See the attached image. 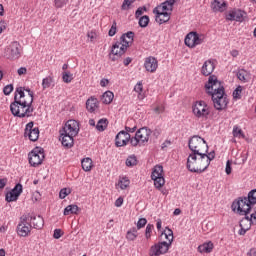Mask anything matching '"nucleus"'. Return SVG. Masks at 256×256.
Returning <instances> with one entry per match:
<instances>
[{
	"label": "nucleus",
	"instance_id": "nucleus-8",
	"mask_svg": "<svg viewBox=\"0 0 256 256\" xmlns=\"http://www.w3.org/2000/svg\"><path fill=\"white\" fill-rule=\"evenodd\" d=\"M4 55L6 58L10 59V61L19 59V57H21V44L17 41L12 42L5 48Z\"/></svg>",
	"mask_w": 256,
	"mask_h": 256
},
{
	"label": "nucleus",
	"instance_id": "nucleus-38",
	"mask_svg": "<svg viewBox=\"0 0 256 256\" xmlns=\"http://www.w3.org/2000/svg\"><path fill=\"white\" fill-rule=\"evenodd\" d=\"M107 125V119H100L96 125V129L97 131H105L107 129Z\"/></svg>",
	"mask_w": 256,
	"mask_h": 256
},
{
	"label": "nucleus",
	"instance_id": "nucleus-32",
	"mask_svg": "<svg viewBox=\"0 0 256 256\" xmlns=\"http://www.w3.org/2000/svg\"><path fill=\"white\" fill-rule=\"evenodd\" d=\"M199 253H211L213 251V244L212 242H206L200 246H198Z\"/></svg>",
	"mask_w": 256,
	"mask_h": 256
},
{
	"label": "nucleus",
	"instance_id": "nucleus-25",
	"mask_svg": "<svg viewBox=\"0 0 256 256\" xmlns=\"http://www.w3.org/2000/svg\"><path fill=\"white\" fill-rule=\"evenodd\" d=\"M29 221L34 229H43V225H45V220H43V217L41 216H30Z\"/></svg>",
	"mask_w": 256,
	"mask_h": 256
},
{
	"label": "nucleus",
	"instance_id": "nucleus-6",
	"mask_svg": "<svg viewBox=\"0 0 256 256\" xmlns=\"http://www.w3.org/2000/svg\"><path fill=\"white\" fill-rule=\"evenodd\" d=\"M192 113L196 117V119H204L205 121H207V119H209V115L211 114V110H209L207 102L200 100L196 101L192 105Z\"/></svg>",
	"mask_w": 256,
	"mask_h": 256
},
{
	"label": "nucleus",
	"instance_id": "nucleus-47",
	"mask_svg": "<svg viewBox=\"0 0 256 256\" xmlns=\"http://www.w3.org/2000/svg\"><path fill=\"white\" fill-rule=\"evenodd\" d=\"M67 195H71V189L63 188L60 190V193H59L60 199H65Z\"/></svg>",
	"mask_w": 256,
	"mask_h": 256
},
{
	"label": "nucleus",
	"instance_id": "nucleus-27",
	"mask_svg": "<svg viewBox=\"0 0 256 256\" xmlns=\"http://www.w3.org/2000/svg\"><path fill=\"white\" fill-rule=\"evenodd\" d=\"M173 5H175V0H166L157 9L159 11H173Z\"/></svg>",
	"mask_w": 256,
	"mask_h": 256
},
{
	"label": "nucleus",
	"instance_id": "nucleus-54",
	"mask_svg": "<svg viewBox=\"0 0 256 256\" xmlns=\"http://www.w3.org/2000/svg\"><path fill=\"white\" fill-rule=\"evenodd\" d=\"M55 7L61 9L66 3H69V0H54Z\"/></svg>",
	"mask_w": 256,
	"mask_h": 256
},
{
	"label": "nucleus",
	"instance_id": "nucleus-43",
	"mask_svg": "<svg viewBox=\"0 0 256 256\" xmlns=\"http://www.w3.org/2000/svg\"><path fill=\"white\" fill-rule=\"evenodd\" d=\"M133 3H135V0H124L121 5V10L129 11V9H131V5H133Z\"/></svg>",
	"mask_w": 256,
	"mask_h": 256
},
{
	"label": "nucleus",
	"instance_id": "nucleus-14",
	"mask_svg": "<svg viewBox=\"0 0 256 256\" xmlns=\"http://www.w3.org/2000/svg\"><path fill=\"white\" fill-rule=\"evenodd\" d=\"M34 123L29 122L24 130V137H28L31 141L35 142L39 139V128H33Z\"/></svg>",
	"mask_w": 256,
	"mask_h": 256
},
{
	"label": "nucleus",
	"instance_id": "nucleus-63",
	"mask_svg": "<svg viewBox=\"0 0 256 256\" xmlns=\"http://www.w3.org/2000/svg\"><path fill=\"white\" fill-rule=\"evenodd\" d=\"M121 205H123V197H119V198L115 201V207H121Z\"/></svg>",
	"mask_w": 256,
	"mask_h": 256
},
{
	"label": "nucleus",
	"instance_id": "nucleus-40",
	"mask_svg": "<svg viewBox=\"0 0 256 256\" xmlns=\"http://www.w3.org/2000/svg\"><path fill=\"white\" fill-rule=\"evenodd\" d=\"M53 84V77L52 76H47L42 80V87L43 89H49L51 85Z\"/></svg>",
	"mask_w": 256,
	"mask_h": 256
},
{
	"label": "nucleus",
	"instance_id": "nucleus-1",
	"mask_svg": "<svg viewBox=\"0 0 256 256\" xmlns=\"http://www.w3.org/2000/svg\"><path fill=\"white\" fill-rule=\"evenodd\" d=\"M10 111L14 117L23 119L25 117H33V100L31 97H26V100H19L17 94L14 96V102L10 104Z\"/></svg>",
	"mask_w": 256,
	"mask_h": 256
},
{
	"label": "nucleus",
	"instance_id": "nucleus-35",
	"mask_svg": "<svg viewBox=\"0 0 256 256\" xmlns=\"http://www.w3.org/2000/svg\"><path fill=\"white\" fill-rule=\"evenodd\" d=\"M19 199V195L13 193L12 191H9L5 195V201L7 203H13V201H17Z\"/></svg>",
	"mask_w": 256,
	"mask_h": 256
},
{
	"label": "nucleus",
	"instance_id": "nucleus-41",
	"mask_svg": "<svg viewBox=\"0 0 256 256\" xmlns=\"http://www.w3.org/2000/svg\"><path fill=\"white\" fill-rule=\"evenodd\" d=\"M237 78L239 79V81H243L244 83H247V71L245 69H241L237 72Z\"/></svg>",
	"mask_w": 256,
	"mask_h": 256
},
{
	"label": "nucleus",
	"instance_id": "nucleus-45",
	"mask_svg": "<svg viewBox=\"0 0 256 256\" xmlns=\"http://www.w3.org/2000/svg\"><path fill=\"white\" fill-rule=\"evenodd\" d=\"M14 194L21 197V193H23V185L21 183H18L14 186V188L11 190Z\"/></svg>",
	"mask_w": 256,
	"mask_h": 256
},
{
	"label": "nucleus",
	"instance_id": "nucleus-58",
	"mask_svg": "<svg viewBox=\"0 0 256 256\" xmlns=\"http://www.w3.org/2000/svg\"><path fill=\"white\" fill-rule=\"evenodd\" d=\"M241 87H238L234 90L233 96L235 99H241Z\"/></svg>",
	"mask_w": 256,
	"mask_h": 256
},
{
	"label": "nucleus",
	"instance_id": "nucleus-49",
	"mask_svg": "<svg viewBox=\"0 0 256 256\" xmlns=\"http://www.w3.org/2000/svg\"><path fill=\"white\" fill-rule=\"evenodd\" d=\"M129 141L132 147H137V145H141L139 138H137V134H135V137H130Z\"/></svg>",
	"mask_w": 256,
	"mask_h": 256
},
{
	"label": "nucleus",
	"instance_id": "nucleus-7",
	"mask_svg": "<svg viewBox=\"0 0 256 256\" xmlns=\"http://www.w3.org/2000/svg\"><path fill=\"white\" fill-rule=\"evenodd\" d=\"M43 159H45L43 148L36 147L28 154V161L31 167H38V165L43 163Z\"/></svg>",
	"mask_w": 256,
	"mask_h": 256
},
{
	"label": "nucleus",
	"instance_id": "nucleus-4",
	"mask_svg": "<svg viewBox=\"0 0 256 256\" xmlns=\"http://www.w3.org/2000/svg\"><path fill=\"white\" fill-rule=\"evenodd\" d=\"M188 147L191 151L190 155H207L209 152V145H207V141L197 135L189 139Z\"/></svg>",
	"mask_w": 256,
	"mask_h": 256
},
{
	"label": "nucleus",
	"instance_id": "nucleus-60",
	"mask_svg": "<svg viewBox=\"0 0 256 256\" xmlns=\"http://www.w3.org/2000/svg\"><path fill=\"white\" fill-rule=\"evenodd\" d=\"M233 135H234V137H239V135H242V137H243V130L235 127L233 129Z\"/></svg>",
	"mask_w": 256,
	"mask_h": 256
},
{
	"label": "nucleus",
	"instance_id": "nucleus-57",
	"mask_svg": "<svg viewBox=\"0 0 256 256\" xmlns=\"http://www.w3.org/2000/svg\"><path fill=\"white\" fill-rule=\"evenodd\" d=\"M54 239H61L63 237V233L61 229H55L53 234Z\"/></svg>",
	"mask_w": 256,
	"mask_h": 256
},
{
	"label": "nucleus",
	"instance_id": "nucleus-42",
	"mask_svg": "<svg viewBox=\"0 0 256 256\" xmlns=\"http://www.w3.org/2000/svg\"><path fill=\"white\" fill-rule=\"evenodd\" d=\"M62 80L64 83H71L73 81V74L69 71L62 73Z\"/></svg>",
	"mask_w": 256,
	"mask_h": 256
},
{
	"label": "nucleus",
	"instance_id": "nucleus-30",
	"mask_svg": "<svg viewBox=\"0 0 256 256\" xmlns=\"http://www.w3.org/2000/svg\"><path fill=\"white\" fill-rule=\"evenodd\" d=\"M115 95L111 91H106L102 96H101V101L105 105H109L113 102V98Z\"/></svg>",
	"mask_w": 256,
	"mask_h": 256
},
{
	"label": "nucleus",
	"instance_id": "nucleus-3",
	"mask_svg": "<svg viewBox=\"0 0 256 256\" xmlns=\"http://www.w3.org/2000/svg\"><path fill=\"white\" fill-rule=\"evenodd\" d=\"M161 237H165L167 241H161L152 245L149 249V256H161L169 252V247L173 243V230L168 228L161 233Z\"/></svg>",
	"mask_w": 256,
	"mask_h": 256
},
{
	"label": "nucleus",
	"instance_id": "nucleus-48",
	"mask_svg": "<svg viewBox=\"0 0 256 256\" xmlns=\"http://www.w3.org/2000/svg\"><path fill=\"white\" fill-rule=\"evenodd\" d=\"M117 33V22L114 21L109 32H108V35L109 37H114V35Z\"/></svg>",
	"mask_w": 256,
	"mask_h": 256
},
{
	"label": "nucleus",
	"instance_id": "nucleus-18",
	"mask_svg": "<svg viewBox=\"0 0 256 256\" xmlns=\"http://www.w3.org/2000/svg\"><path fill=\"white\" fill-rule=\"evenodd\" d=\"M153 13L156 15L155 21L156 23H159V25H163V23H167V21L171 19V16L168 12L159 10L157 7L153 9Z\"/></svg>",
	"mask_w": 256,
	"mask_h": 256
},
{
	"label": "nucleus",
	"instance_id": "nucleus-53",
	"mask_svg": "<svg viewBox=\"0 0 256 256\" xmlns=\"http://www.w3.org/2000/svg\"><path fill=\"white\" fill-rule=\"evenodd\" d=\"M147 225V219L146 218H140L137 222V229H143Z\"/></svg>",
	"mask_w": 256,
	"mask_h": 256
},
{
	"label": "nucleus",
	"instance_id": "nucleus-52",
	"mask_svg": "<svg viewBox=\"0 0 256 256\" xmlns=\"http://www.w3.org/2000/svg\"><path fill=\"white\" fill-rule=\"evenodd\" d=\"M206 158H207V163H208V167H209V165H211V162L213 161V159H215V151L206 153Z\"/></svg>",
	"mask_w": 256,
	"mask_h": 256
},
{
	"label": "nucleus",
	"instance_id": "nucleus-22",
	"mask_svg": "<svg viewBox=\"0 0 256 256\" xmlns=\"http://www.w3.org/2000/svg\"><path fill=\"white\" fill-rule=\"evenodd\" d=\"M73 137L75 136L71 134H66L65 132H60V140L65 149H71V147L75 145V140L73 139Z\"/></svg>",
	"mask_w": 256,
	"mask_h": 256
},
{
	"label": "nucleus",
	"instance_id": "nucleus-59",
	"mask_svg": "<svg viewBox=\"0 0 256 256\" xmlns=\"http://www.w3.org/2000/svg\"><path fill=\"white\" fill-rule=\"evenodd\" d=\"M165 112V106H157L156 108H154V113H156L157 115H161V113Z\"/></svg>",
	"mask_w": 256,
	"mask_h": 256
},
{
	"label": "nucleus",
	"instance_id": "nucleus-55",
	"mask_svg": "<svg viewBox=\"0 0 256 256\" xmlns=\"http://www.w3.org/2000/svg\"><path fill=\"white\" fill-rule=\"evenodd\" d=\"M232 163L233 162L231 160H228L226 162V168H225L226 175H231V171H232L231 165H232Z\"/></svg>",
	"mask_w": 256,
	"mask_h": 256
},
{
	"label": "nucleus",
	"instance_id": "nucleus-62",
	"mask_svg": "<svg viewBox=\"0 0 256 256\" xmlns=\"http://www.w3.org/2000/svg\"><path fill=\"white\" fill-rule=\"evenodd\" d=\"M7 178H1L0 179V189H5V186L7 185Z\"/></svg>",
	"mask_w": 256,
	"mask_h": 256
},
{
	"label": "nucleus",
	"instance_id": "nucleus-26",
	"mask_svg": "<svg viewBox=\"0 0 256 256\" xmlns=\"http://www.w3.org/2000/svg\"><path fill=\"white\" fill-rule=\"evenodd\" d=\"M97 103H99V101L97 100V98L95 97H90L87 101H86V109L87 111H89L90 113H93L95 111V109L97 108Z\"/></svg>",
	"mask_w": 256,
	"mask_h": 256
},
{
	"label": "nucleus",
	"instance_id": "nucleus-29",
	"mask_svg": "<svg viewBox=\"0 0 256 256\" xmlns=\"http://www.w3.org/2000/svg\"><path fill=\"white\" fill-rule=\"evenodd\" d=\"M79 206L75 205V204H71L68 205L65 209H64V215H77V213H79Z\"/></svg>",
	"mask_w": 256,
	"mask_h": 256
},
{
	"label": "nucleus",
	"instance_id": "nucleus-16",
	"mask_svg": "<svg viewBox=\"0 0 256 256\" xmlns=\"http://www.w3.org/2000/svg\"><path fill=\"white\" fill-rule=\"evenodd\" d=\"M121 47H123V43L121 41L116 42L109 53V59L111 61H117V59H121L122 55H125V53H121Z\"/></svg>",
	"mask_w": 256,
	"mask_h": 256
},
{
	"label": "nucleus",
	"instance_id": "nucleus-51",
	"mask_svg": "<svg viewBox=\"0 0 256 256\" xmlns=\"http://www.w3.org/2000/svg\"><path fill=\"white\" fill-rule=\"evenodd\" d=\"M147 11V7L143 6V7H139L136 12H135V17L136 19H139V17H141V15H143V12Z\"/></svg>",
	"mask_w": 256,
	"mask_h": 256
},
{
	"label": "nucleus",
	"instance_id": "nucleus-56",
	"mask_svg": "<svg viewBox=\"0 0 256 256\" xmlns=\"http://www.w3.org/2000/svg\"><path fill=\"white\" fill-rule=\"evenodd\" d=\"M134 91H136V93L141 94L143 92V83L138 82L134 87Z\"/></svg>",
	"mask_w": 256,
	"mask_h": 256
},
{
	"label": "nucleus",
	"instance_id": "nucleus-9",
	"mask_svg": "<svg viewBox=\"0 0 256 256\" xmlns=\"http://www.w3.org/2000/svg\"><path fill=\"white\" fill-rule=\"evenodd\" d=\"M151 179L154 181V187L156 189H161L165 185V177H163V166L156 165L154 166L151 174Z\"/></svg>",
	"mask_w": 256,
	"mask_h": 256
},
{
	"label": "nucleus",
	"instance_id": "nucleus-37",
	"mask_svg": "<svg viewBox=\"0 0 256 256\" xmlns=\"http://www.w3.org/2000/svg\"><path fill=\"white\" fill-rule=\"evenodd\" d=\"M137 163V156H135L134 154L128 156V158L126 159V167H135Z\"/></svg>",
	"mask_w": 256,
	"mask_h": 256
},
{
	"label": "nucleus",
	"instance_id": "nucleus-21",
	"mask_svg": "<svg viewBox=\"0 0 256 256\" xmlns=\"http://www.w3.org/2000/svg\"><path fill=\"white\" fill-rule=\"evenodd\" d=\"M253 221H255V219L252 216L249 217L245 215V217L240 221L241 229L239 230V235H245V233H247L251 228V223H253Z\"/></svg>",
	"mask_w": 256,
	"mask_h": 256
},
{
	"label": "nucleus",
	"instance_id": "nucleus-64",
	"mask_svg": "<svg viewBox=\"0 0 256 256\" xmlns=\"http://www.w3.org/2000/svg\"><path fill=\"white\" fill-rule=\"evenodd\" d=\"M249 256H256V248H252L250 249V251L248 252Z\"/></svg>",
	"mask_w": 256,
	"mask_h": 256
},
{
	"label": "nucleus",
	"instance_id": "nucleus-10",
	"mask_svg": "<svg viewBox=\"0 0 256 256\" xmlns=\"http://www.w3.org/2000/svg\"><path fill=\"white\" fill-rule=\"evenodd\" d=\"M31 222L29 220V217L27 215H23L20 218V223L17 226V234L19 237H27L29 233H31Z\"/></svg>",
	"mask_w": 256,
	"mask_h": 256
},
{
	"label": "nucleus",
	"instance_id": "nucleus-44",
	"mask_svg": "<svg viewBox=\"0 0 256 256\" xmlns=\"http://www.w3.org/2000/svg\"><path fill=\"white\" fill-rule=\"evenodd\" d=\"M138 24H139V26L142 27L143 29H144L145 27H147V25H149V16L144 15V16L140 17Z\"/></svg>",
	"mask_w": 256,
	"mask_h": 256
},
{
	"label": "nucleus",
	"instance_id": "nucleus-15",
	"mask_svg": "<svg viewBox=\"0 0 256 256\" xmlns=\"http://www.w3.org/2000/svg\"><path fill=\"white\" fill-rule=\"evenodd\" d=\"M246 15L247 13L241 9H233L226 15V19L227 21H238L239 23H243V19Z\"/></svg>",
	"mask_w": 256,
	"mask_h": 256
},
{
	"label": "nucleus",
	"instance_id": "nucleus-28",
	"mask_svg": "<svg viewBox=\"0 0 256 256\" xmlns=\"http://www.w3.org/2000/svg\"><path fill=\"white\" fill-rule=\"evenodd\" d=\"M184 43L187 47L193 49L195 47V32H189L185 37Z\"/></svg>",
	"mask_w": 256,
	"mask_h": 256
},
{
	"label": "nucleus",
	"instance_id": "nucleus-5",
	"mask_svg": "<svg viewBox=\"0 0 256 256\" xmlns=\"http://www.w3.org/2000/svg\"><path fill=\"white\" fill-rule=\"evenodd\" d=\"M206 93L208 95H219L225 93V88L221 85V82L217 79V76L211 75L208 78L207 83L205 84Z\"/></svg>",
	"mask_w": 256,
	"mask_h": 256
},
{
	"label": "nucleus",
	"instance_id": "nucleus-50",
	"mask_svg": "<svg viewBox=\"0 0 256 256\" xmlns=\"http://www.w3.org/2000/svg\"><path fill=\"white\" fill-rule=\"evenodd\" d=\"M4 95H11L13 93V84H8L3 89Z\"/></svg>",
	"mask_w": 256,
	"mask_h": 256
},
{
	"label": "nucleus",
	"instance_id": "nucleus-24",
	"mask_svg": "<svg viewBox=\"0 0 256 256\" xmlns=\"http://www.w3.org/2000/svg\"><path fill=\"white\" fill-rule=\"evenodd\" d=\"M211 9L214 13H223V11L227 10V2H225V0H213Z\"/></svg>",
	"mask_w": 256,
	"mask_h": 256
},
{
	"label": "nucleus",
	"instance_id": "nucleus-13",
	"mask_svg": "<svg viewBox=\"0 0 256 256\" xmlns=\"http://www.w3.org/2000/svg\"><path fill=\"white\" fill-rule=\"evenodd\" d=\"M133 39H135V32L133 31H129L120 37V41L122 43L120 53H126L127 48L133 45Z\"/></svg>",
	"mask_w": 256,
	"mask_h": 256
},
{
	"label": "nucleus",
	"instance_id": "nucleus-23",
	"mask_svg": "<svg viewBox=\"0 0 256 256\" xmlns=\"http://www.w3.org/2000/svg\"><path fill=\"white\" fill-rule=\"evenodd\" d=\"M215 71V63L211 60H207L204 62L201 73L204 77H211V74Z\"/></svg>",
	"mask_w": 256,
	"mask_h": 256
},
{
	"label": "nucleus",
	"instance_id": "nucleus-36",
	"mask_svg": "<svg viewBox=\"0 0 256 256\" xmlns=\"http://www.w3.org/2000/svg\"><path fill=\"white\" fill-rule=\"evenodd\" d=\"M204 42H205V35L195 32L194 47H197V45H201Z\"/></svg>",
	"mask_w": 256,
	"mask_h": 256
},
{
	"label": "nucleus",
	"instance_id": "nucleus-12",
	"mask_svg": "<svg viewBox=\"0 0 256 256\" xmlns=\"http://www.w3.org/2000/svg\"><path fill=\"white\" fill-rule=\"evenodd\" d=\"M60 133H66L76 137L79 134V123L75 120H68L65 126L60 130Z\"/></svg>",
	"mask_w": 256,
	"mask_h": 256
},
{
	"label": "nucleus",
	"instance_id": "nucleus-34",
	"mask_svg": "<svg viewBox=\"0 0 256 256\" xmlns=\"http://www.w3.org/2000/svg\"><path fill=\"white\" fill-rule=\"evenodd\" d=\"M131 181L127 177H120L118 185L120 186V189L125 190L127 187H129Z\"/></svg>",
	"mask_w": 256,
	"mask_h": 256
},
{
	"label": "nucleus",
	"instance_id": "nucleus-19",
	"mask_svg": "<svg viewBox=\"0 0 256 256\" xmlns=\"http://www.w3.org/2000/svg\"><path fill=\"white\" fill-rule=\"evenodd\" d=\"M136 136L140 141V145H145V143H149V138L151 137V129H147L145 127L140 128L137 130Z\"/></svg>",
	"mask_w": 256,
	"mask_h": 256
},
{
	"label": "nucleus",
	"instance_id": "nucleus-61",
	"mask_svg": "<svg viewBox=\"0 0 256 256\" xmlns=\"http://www.w3.org/2000/svg\"><path fill=\"white\" fill-rule=\"evenodd\" d=\"M137 131V126L134 127H129V126H125V133H135Z\"/></svg>",
	"mask_w": 256,
	"mask_h": 256
},
{
	"label": "nucleus",
	"instance_id": "nucleus-31",
	"mask_svg": "<svg viewBox=\"0 0 256 256\" xmlns=\"http://www.w3.org/2000/svg\"><path fill=\"white\" fill-rule=\"evenodd\" d=\"M83 171L89 172L93 169V160L91 158H84L81 161Z\"/></svg>",
	"mask_w": 256,
	"mask_h": 256
},
{
	"label": "nucleus",
	"instance_id": "nucleus-11",
	"mask_svg": "<svg viewBox=\"0 0 256 256\" xmlns=\"http://www.w3.org/2000/svg\"><path fill=\"white\" fill-rule=\"evenodd\" d=\"M212 101L214 103L215 109L217 111H223V109H227V105H229V99L227 98V94L225 92H218L212 96Z\"/></svg>",
	"mask_w": 256,
	"mask_h": 256
},
{
	"label": "nucleus",
	"instance_id": "nucleus-17",
	"mask_svg": "<svg viewBox=\"0 0 256 256\" xmlns=\"http://www.w3.org/2000/svg\"><path fill=\"white\" fill-rule=\"evenodd\" d=\"M129 139H131V134L125 132V130L120 131L115 138L116 147H125L129 143Z\"/></svg>",
	"mask_w": 256,
	"mask_h": 256
},
{
	"label": "nucleus",
	"instance_id": "nucleus-20",
	"mask_svg": "<svg viewBox=\"0 0 256 256\" xmlns=\"http://www.w3.org/2000/svg\"><path fill=\"white\" fill-rule=\"evenodd\" d=\"M144 67L148 73H155L157 67H159V61L153 56L147 57L144 62Z\"/></svg>",
	"mask_w": 256,
	"mask_h": 256
},
{
	"label": "nucleus",
	"instance_id": "nucleus-39",
	"mask_svg": "<svg viewBox=\"0 0 256 256\" xmlns=\"http://www.w3.org/2000/svg\"><path fill=\"white\" fill-rule=\"evenodd\" d=\"M128 241H135L137 239V228H132L126 234Z\"/></svg>",
	"mask_w": 256,
	"mask_h": 256
},
{
	"label": "nucleus",
	"instance_id": "nucleus-33",
	"mask_svg": "<svg viewBox=\"0 0 256 256\" xmlns=\"http://www.w3.org/2000/svg\"><path fill=\"white\" fill-rule=\"evenodd\" d=\"M15 95H17L18 101H27V98H25V88L24 87H18L16 88Z\"/></svg>",
	"mask_w": 256,
	"mask_h": 256
},
{
	"label": "nucleus",
	"instance_id": "nucleus-2",
	"mask_svg": "<svg viewBox=\"0 0 256 256\" xmlns=\"http://www.w3.org/2000/svg\"><path fill=\"white\" fill-rule=\"evenodd\" d=\"M186 167L190 173H204L209 169L207 154H189Z\"/></svg>",
	"mask_w": 256,
	"mask_h": 256
},
{
	"label": "nucleus",
	"instance_id": "nucleus-46",
	"mask_svg": "<svg viewBox=\"0 0 256 256\" xmlns=\"http://www.w3.org/2000/svg\"><path fill=\"white\" fill-rule=\"evenodd\" d=\"M153 229H155V226L153 224H148L146 226V230H145L146 239H151V233L153 232Z\"/></svg>",
	"mask_w": 256,
	"mask_h": 256
}]
</instances>
